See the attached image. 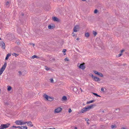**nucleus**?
Returning <instances> with one entry per match:
<instances>
[{"label": "nucleus", "mask_w": 129, "mask_h": 129, "mask_svg": "<svg viewBox=\"0 0 129 129\" xmlns=\"http://www.w3.org/2000/svg\"><path fill=\"white\" fill-rule=\"evenodd\" d=\"M94 105L93 104L90 105L89 106H88L85 107L82 110L81 112L83 113L90 110V109L93 108Z\"/></svg>", "instance_id": "1"}, {"label": "nucleus", "mask_w": 129, "mask_h": 129, "mask_svg": "<svg viewBox=\"0 0 129 129\" xmlns=\"http://www.w3.org/2000/svg\"><path fill=\"white\" fill-rule=\"evenodd\" d=\"M26 121H23L22 120H18L15 121V123L16 125H22L26 123Z\"/></svg>", "instance_id": "2"}, {"label": "nucleus", "mask_w": 129, "mask_h": 129, "mask_svg": "<svg viewBox=\"0 0 129 129\" xmlns=\"http://www.w3.org/2000/svg\"><path fill=\"white\" fill-rule=\"evenodd\" d=\"M43 96L47 100L49 101H52L54 99V98H53L50 97L46 94H44L43 95Z\"/></svg>", "instance_id": "3"}, {"label": "nucleus", "mask_w": 129, "mask_h": 129, "mask_svg": "<svg viewBox=\"0 0 129 129\" xmlns=\"http://www.w3.org/2000/svg\"><path fill=\"white\" fill-rule=\"evenodd\" d=\"M10 125L9 123H7L6 124H1L0 126V129H4L8 127Z\"/></svg>", "instance_id": "4"}, {"label": "nucleus", "mask_w": 129, "mask_h": 129, "mask_svg": "<svg viewBox=\"0 0 129 129\" xmlns=\"http://www.w3.org/2000/svg\"><path fill=\"white\" fill-rule=\"evenodd\" d=\"M7 64L6 63H5L2 67L0 69V76L2 74L4 71L5 70L7 66Z\"/></svg>", "instance_id": "5"}, {"label": "nucleus", "mask_w": 129, "mask_h": 129, "mask_svg": "<svg viewBox=\"0 0 129 129\" xmlns=\"http://www.w3.org/2000/svg\"><path fill=\"white\" fill-rule=\"evenodd\" d=\"M77 66L79 68L82 70L85 69V68L84 63H83L81 64L78 63L77 65Z\"/></svg>", "instance_id": "6"}, {"label": "nucleus", "mask_w": 129, "mask_h": 129, "mask_svg": "<svg viewBox=\"0 0 129 129\" xmlns=\"http://www.w3.org/2000/svg\"><path fill=\"white\" fill-rule=\"evenodd\" d=\"M80 26L78 25H76L75 26L73 29L74 32H76L78 31L80 29Z\"/></svg>", "instance_id": "7"}, {"label": "nucleus", "mask_w": 129, "mask_h": 129, "mask_svg": "<svg viewBox=\"0 0 129 129\" xmlns=\"http://www.w3.org/2000/svg\"><path fill=\"white\" fill-rule=\"evenodd\" d=\"M62 110V109L60 107H58L55 109L54 110V113H58L61 112Z\"/></svg>", "instance_id": "8"}, {"label": "nucleus", "mask_w": 129, "mask_h": 129, "mask_svg": "<svg viewBox=\"0 0 129 129\" xmlns=\"http://www.w3.org/2000/svg\"><path fill=\"white\" fill-rule=\"evenodd\" d=\"M90 76H91L93 79L95 81H98L100 80V79L99 78L94 76L92 74H90Z\"/></svg>", "instance_id": "9"}, {"label": "nucleus", "mask_w": 129, "mask_h": 129, "mask_svg": "<svg viewBox=\"0 0 129 129\" xmlns=\"http://www.w3.org/2000/svg\"><path fill=\"white\" fill-rule=\"evenodd\" d=\"M93 72L95 74H96L97 75H99L100 77H103V75L102 74L94 70L93 71Z\"/></svg>", "instance_id": "10"}, {"label": "nucleus", "mask_w": 129, "mask_h": 129, "mask_svg": "<svg viewBox=\"0 0 129 129\" xmlns=\"http://www.w3.org/2000/svg\"><path fill=\"white\" fill-rule=\"evenodd\" d=\"M48 27L49 29H52L55 27V26L54 24H52L48 25Z\"/></svg>", "instance_id": "11"}, {"label": "nucleus", "mask_w": 129, "mask_h": 129, "mask_svg": "<svg viewBox=\"0 0 129 129\" xmlns=\"http://www.w3.org/2000/svg\"><path fill=\"white\" fill-rule=\"evenodd\" d=\"M0 46L4 49L5 48V43L3 42H0Z\"/></svg>", "instance_id": "12"}, {"label": "nucleus", "mask_w": 129, "mask_h": 129, "mask_svg": "<svg viewBox=\"0 0 129 129\" xmlns=\"http://www.w3.org/2000/svg\"><path fill=\"white\" fill-rule=\"evenodd\" d=\"M52 19L54 21H59L58 19L55 17H52Z\"/></svg>", "instance_id": "13"}, {"label": "nucleus", "mask_w": 129, "mask_h": 129, "mask_svg": "<svg viewBox=\"0 0 129 129\" xmlns=\"http://www.w3.org/2000/svg\"><path fill=\"white\" fill-rule=\"evenodd\" d=\"M27 122L26 123L27 124L28 126L31 127L33 126V125L32 124V123L31 121H29L28 122Z\"/></svg>", "instance_id": "14"}, {"label": "nucleus", "mask_w": 129, "mask_h": 129, "mask_svg": "<svg viewBox=\"0 0 129 129\" xmlns=\"http://www.w3.org/2000/svg\"><path fill=\"white\" fill-rule=\"evenodd\" d=\"M95 101L94 100H93L91 101H89L87 102L86 103V104H88L90 103H92V102H94Z\"/></svg>", "instance_id": "15"}, {"label": "nucleus", "mask_w": 129, "mask_h": 129, "mask_svg": "<svg viewBox=\"0 0 129 129\" xmlns=\"http://www.w3.org/2000/svg\"><path fill=\"white\" fill-rule=\"evenodd\" d=\"M67 100V97L65 96H63L62 98V100L63 101H66Z\"/></svg>", "instance_id": "16"}, {"label": "nucleus", "mask_w": 129, "mask_h": 129, "mask_svg": "<svg viewBox=\"0 0 129 129\" xmlns=\"http://www.w3.org/2000/svg\"><path fill=\"white\" fill-rule=\"evenodd\" d=\"M12 55L13 56H15V57H16L19 55V54H16L15 53H13L12 54Z\"/></svg>", "instance_id": "17"}, {"label": "nucleus", "mask_w": 129, "mask_h": 129, "mask_svg": "<svg viewBox=\"0 0 129 129\" xmlns=\"http://www.w3.org/2000/svg\"><path fill=\"white\" fill-rule=\"evenodd\" d=\"M85 35L86 37H88L89 36V33H86L85 34Z\"/></svg>", "instance_id": "18"}, {"label": "nucleus", "mask_w": 129, "mask_h": 129, "mask_svg": "<svg viewBox=\"0 0 129 129\" xmlns=\"http://www.w3.org/2000/svg\"><path fill=\"white\" fill-rule=\"evenodd\" d=\"M27 127L26 126H22L21 129H27Z\"/></svg>", "instance_id": "19"}, {"label": "nucleus", "mask_w": 129, "mask_h": 129, "mask_svg": "<svg viewBox=\"0 0 129 129\" xmlns=\"http://www.w3.org/2000/svg\"><path fill=\"white\" fill-rule=\"evenodd\" d=\"M72 35L73 37H77V34L74 33V32L72 33Z\"/></svg>", "instance_id": "20"}, {"label": "nucleus", "mask_w": 129, "mask_h": 129, "mask_svg": "<svg viewBox=\"0 0 129 129\" xmlns=\"http://www.w3.org/2000/svg\"><path fill=\"white\" fill-rule=\"evenodd\" d=\"M8 90L9 91H10L11 90L12 88L10 86H8Z\"/></svg>", "instance_id": "21"}, {"label": "nucleus", "mask_w": 129, "mask_h": 129, "mask_svg": "<svg viewBox=\"0 0 129 129\" xmlns=\"http://www.w3.org/2000/svg\"><path fill=\"white\" fill-rule=\"evenodd\" d=\"M66 49H63L62 52L63 53V54L64 55H65L66 54Z\"/></svg>", "instance_id": "22"}, {"label": "nucleus", "mask_w": 129, "mask_h": 129, "mask_svg": "<svg viewBox=\"0 0 129 129\" xmlns=\"http://www.w3.org/2000/svg\"><path fill=\"white\" fill-rule=\"evenodd\" d=\"M35 58H38L37 56L36 55H34L33 56L31 57V59H34Z\"/></svg>", "instance_id": "23"}, {"label": "nucleus", "mask_w": 129, "mask_h": 129, "mask_svg": "<svg viewBox=\"0 0 129 129\" xmlns=\"http://www.w3.org/2000/svg\"><path fill=\"white\" fill-rule=\"evenodd\" d=\"M93 33L94 36H96L97 34V33L96 32L94 31H93Z\"/></svg>", "instance_id": "24"}, {"label": "nucleus", "mask_w": 129, "mask_h": 129, "mask_svg": "<svg viewBox=\"0 0 129 129\" xmlns=\"http://www.w3.org/2000/svg\"><path fill=\"white\" fill-rule=\"evenodd\" d=\"M10 4V3L9 1H7L6 3V6H9Z\"/></svg>", "instance_id": "25"}, {"label": "nucleus", "mask_w": 129, "mask_h": 129, "mask_svg": "<svg viewBox=\"0 0 129 129\" xmlns=\"http://www.w3.org/2000/svg\"><path fill=\"white\" fill-rule=\"evenodd\" d=\"M50 80L51 83H53L54 82V80L52 78L50 79Z\"/></svg>", "instance_id": "26"}, {"label": "nucleus", "mask_w": 129, "mask_h": 129, "mask_svg": "<svg viewBox=\"0 0 129 129\" xmlns=\"http://www.w3.org/2000/svg\"><path fill=\"white\" fill-rule=\"evenodd\" d=\"M11 128H17V126H13L11 127Z\"/></svg>", "instance_id": "27"}, {"label": "nucleus", "mask_w": 129, "mask_h": 129, "mask_svg": "<svg viewBox=\"0 0 129 129\" xmlns=\"http://www.w3.org/2000/svg\"><path fill=\"white\" fill-rule=\"evenodd\" d=\"M98 12V10L97 9H96L94 11V13L95 14H96Z\"/></svg>", "instance_id": "28"}, {"label": "nucleus", "mask_w": 129, "mask_h": 129, "mask_svg": "<svg viewBox=\"0 0 129 129\" xmlns=\"http://www.w3.org/2000/svg\"><path fill=\"white\" fill-rule=\"evenodd\" d=\"M124 51V50H121L120 52V54H121V55H122V52H123Z\"/></svg>", "instance_id": "29"}, {"label": "nucleus", "mask_w": 129, "mask_h": 129, "mask_svg": "<svg viewBox=\"0 0 129 129\" xmlns=\"http://www.w3.org/2000/svg\"><path fill=\"white\" fill-rule=\"evenodd\" d=\"M93 94H94V95H95L97 96H99V97H100V96L98 95L96 93H93Z\"/></svg>", "instance_id": "30"}, {"label": "nucleus", "mask_w": 129, "mask_h": 129, "mask_svg": "<svg viewBox=\"0 0 129 129\" xmlns=\"http://www.w3.org/2000/svg\"><path fill=\"white\" fill-rule=\"evenodd\" d=\"M64 60L66 61H69V60L68 59V58L67 57H66L65 59H64Z\"/></svg>", "instance_id": "31"}, {"label": "nucleus", "mask_w": 129, "mask_h": 129, "mask_svg": "<svg viewBox=\"0 0 129 129\" xmlns=\"http://www.w3.org/2000/svg\"><path fill=\"white\" fill-rule=\"evenodd\" d=\"M45 69L47 71H48L50 69L49 68L46 67V66L45 67Z\"/></svg>", "instance_id": "32"}, {"label": "nucleus", "mask_w": 129, "mask_h": 129, "mask_svg": "<svg viewBox=\"0 0 129 129\" xmlns=\"http://www.w3.org/2000/svg\"><path fill=\"white\" fill-rule=\"evenodd\" d=\"M18 73H19V75L20 76H21L22 75V73L21 71H19L18 72Z\"/></svg>", "instance_id": "33"}, {"label": "nucleus", "mask_w": 129, "mask_h": 129, "mask_svg": "<svg viewBox=\"0 0 129 129\" xmlns=\"http://www.w3.org/2000/svg\"><path fill=\"white\" fill-rule=\"evenodd\" d=\"M72 111L71 109L70 108H69V113H71Z\"/></svg>", "instance_id": "34"}, {"label": "nucleus", "mask_w": 129, "mask_h": 129, "mask_svg": "<svg viewBox=\"0 0 129 129\" xmlns=\"http://www.w3.org/2000/svg\"><path fill=\"white\" fill-rule=\"evenodd\" d=\"M77 90V89L76 87H74L73 88V90L74 91H76Z\"/></svg>", "instance_id": "35"}, {"label": "nucleus", "mask_w": 129, "mask_h": 129, "mask_svg": "<svg viewBox=\"0 0 129 129\" xmlns=\"http://www.w3.org/2000/svg\"><path fill=\"white\" fill-rule=\"evenodd\" d=\"M29 44L30 45H32L33 46H35L34 44L32 43H30Z\"/></svg>", "instance_id": "36"}, {"label": "nucleus", "mask_w": 129, "mask_h": 129, "mask_svg": "<svg viewBox=\"0 0 129 129\" xmlns=\"http://www.w3.org/2000/svg\"><path fill=\"white\" fill-rule=\"evenodd\" d=\"M11 55L10 53H9L7 55L9 57V56H11Z\"/></svg>", "instance_id": "37"}, {"label": "nucleus", "mask_w": 129, "mask_h": 129, "mask_svg": "<svg viewBox=\"0 0 129 129\" xmlns=\"http://www.w3.org/2000/svg\"><path fill=\"white\" fill-rule=\"evenodd\" d=\"M115 127V126L113 125H112L111 126V127L112 128H113Z\"/></svg>", "instance_id": "38"}, {"label": "nucleus", "mask_w": 129, "mask_h": 129, "mask_svg": "<svg viewBox=\"0 0 129 129\" xmlns=\"http://www.w3.org/2000/svg\"><path fill=\"white\" fill-rule=\"evenodd\" d=\"M17 128H22V126H17Z\"/></svg>", "instance_id": "39"}, {"label": "nucleus", "mask_w": 129, "mask_h": 129, "mask_svg": "<svg viewBox=\"0 0 129 129\" xmlns=\"http://www.w3.org/2000/svg\"><path fill=\"white\" fill-rule=\"evenodd\" d=\"M9 57L7 55L5 59L6 60H7L9 58Z\"/></svg>", "instance_id": "40"}, {"label": "nucleus", "mask_w": 129, "mask_h": 129, "mask_svg": "<svg viewBox=\"0 0 129 129\" xmlns=\"http://www.w3.org/2000/svg\"><path fill=\"white\" fill-rule=\"evenodd\" d=\"M121 54H119L117 56V57H120V56H121Z\"/></svg>", "instance_id": "41"}, {"label": "nucleus", "mask_w": 129, "mask_h": 129, "mask_svg": "<svg viewBox=\"0 0 129 129\" xmlns=\"http://www.w3.org/2000/svg\"><path fill=\"white\" fill-rule=\"evenodd\" d=\"M101 90L102 91H104V89L103 88H102L101 89Z\"/></svg>", "instance_id": "42"}, {"label": "nucleus", "mask_w": 129, "mask_h": 129, "mask_svg": "<svg viewBox=\"0 0 129 129\" xmlns=\"http://www.w3.org/2000/svg\"><path fill=\"white\" fill-rule=\"evenodd\" d=\"M85 120L86 121H88L89 120V119L88 118H85Z\"/></svg>", "instance_id": "43"}, {"label": "nucleus", "mask_w": 129, "mask_h": 129, "mask_svg": "<svg viewBox=\"0 0 129 129\" xmlns=\"http://www.w3.org/2000/svg\"><path fill=\"white\" fill-rule=\"evenodd\" d=\"M80 90L81 91V92H82L83 91V90H82V89L81 88H80Z\"/></svg>", "instance_id": "44"}, {"label": "nucleus", "mask_w": 129, "mask_h": 129, "mask_svg": "<svg viewBox=\"0 0 129 129\" xmlns=\"http://www.w3.org/2000/svg\"><path fill=\"white\" fill-rule=\"evenodd\" d=\"M47 129H56L54 128H48Z\"/></svg>", "instance_id": "45"}, {"label": "nucleus", "mask_w": 129, "mask_h": 129, "mask_svg": "<svg viewBox=\"0 0 129 129\" xmlns=\"http://www.w3.org/2000/svg\"><path fill=\"white\" fill-rule=\"evenodd\" d=\"M78 41H79V39L78 38H77L76 39Z\"/></svg>", "instance_id": "46"}, {"label": "nucleus", "mask_w": 129, "mask_h": 129, "mask_svg": "<svg viewBox=\"0 0 129 129\" xmlns=\"http://www.w3.org/2000/svg\"><path fill=\"white\" fill-rule=\"evenodd\" d=\"M75 129H77V128L76 127H75Z\"/></svg>", "instance_id": "47"}, {"label": "nucleus", "mask_w": 129, "mask_h": 129, "mask_svg": "<svg viewBox=\"0 0 129 129\" xmlns=\"http://www.w3.org/2000/svg\"><path fill=\"white\" fill-rule=\"evenodd\" d=\"M121 129H126V128H122Z\"/></svg>", "instance_id": "48"}, {"label": "nucleus", "mask_w": 129, "mask_h": 129, "mask_svg": "<svg viewBox=\"0 0 129 129\" xmlns=\"http://www.w3.org/2000/svg\"><path fill=\"white\" fill-rule=\"evenodd\" d=\"M1 39V38H0V40Z\"/></svg>", "instance_id": "49"}]
</instances>
